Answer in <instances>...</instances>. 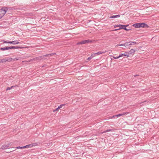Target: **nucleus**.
Here are the masks:
<instances>
[{
	"mask_svg": "<svg viewBox=\"0 0 159 159\" xmlns=\"http://www.w3.org/2000/svg\"><path fill=\"white\" fill-rule=\"evenodd\" d=\"M55 54V53H51V54H49L45 55L42 56H40V57H39L34 58L33 59H31L30 61H39L40 60H41L43 58V57H50V56H51L52 55H53Z\"/></svg>",
	"mask_w": 159,
	"mask_h": 159,
	"instance_id": "1",
	"label": "nucleus"
},
{
	"mask_svg": "<svg viewBox=\"0 0 159 159\" xmlns=\"http://www.w3.org/2000/svg\"><path fill=\"white\" fill-rule=\"evenodd\" d=\"M8 9V8L4 7L0 9V19L6 13Z\"/></svg>",
	"mask_w": 159,
	"mask_h": 159,
	"instance_id": "2",
	"label": "nucleus"
},
{
	"mask_svg": "<svg viewBox=\"0 0 159 159\" xmlns=\"http://www.w3.org/2000/svg\"><path fill=\"white\" fill-rule=\"evenodd\" d=\"M125 57H129V54L127 52H124L123 53H121L119 54V56L117 57H115L113 56V58L115 59H118L119 58Z\"/></svg>",
	"mask_w": 159,
	"mask_h": 159,
	"instance_id": "3",
	"label": "nucleus"
},
{
	"mask_svg": "<svg viewBox=\"0 0 159 159\" xmlns=\"http://www.w3.org/2000/svg\"><path fill=\"white\" fill-rule=\"evenodd\" d=\"M145 25L146 24L144 23H138L133 24L132 26L136 28H138L144 27Z\"/></svg>",
	"mask_w": 159,
	"mask_h": 159,
	"instance_id": "4",
	"label": "nucleus"
},
{
	"mask_svg": "<svg viewBox=\"0 0 159 159\" xmlns=\"http://www.w3.org/2000/svg\"><path fill=\"white\" fill-rule=\"evenodd\" d=\"M92 42V41L89 39H88L87 40H84L83 41H81L80 42H79L78 44H85L86 43H91Z\"/></svg>",
	"mask_w": 159,
	"mask_h": 159,
	"instance_id": "5",
	"label": "nucleus"
},
{
	"mask_svg": "<svg viewBox=\"0 0 159 159\" xmlns=\"http://www.w3.org/2000/svg\"><path fill=\"white\" fill-rule=\"evenodd\" d=\"M120 26H121L122 27L120 28V29H123L126 30H128L126 28V27L128 26L127 25H117L115 26L114 27H115L116 28V27H120Z\"/></svg>",
	"mask_w": 159,
	"mask_h": 159,
	"instance_id": "6",
	"label": "nucleus"
},
{
	"mask_svg": "<svg viewBox=\"0 0 159 159\" xmlns=\"http://www.w3.org/2000/svg\"><path fill=\"white\" fill-rule=\"evenodd\" d=\"M137 44L135 42H131V43H129V42H126L124 43V46L126 47H127V46H130L131 45L133 44Z\"/></svg>",
	"mask_w": 159,
	"mask_h": 159,
	"instance_id": "7",
	"label": "nucleus"
},
{
	"mask_svg": "<svg viewBox=\"0 0 159 159\" xmlns=\"http://www.w3.org/2000/svg\"><path fill=\"white\" fill-rule=\"evenodd\" d=\"M10 43L12 44L13 45H16L18 43H20L17 40H15L13 41L10 42Z\"/></svg>",
	"mask_w": 159,
	"mask_h": 159,
	"instance_id": "8",
	"label": "nucleus"
},
{
	"mask_svg": "<svg viewBox=\"0 0 159 159\" xmlns=\"http://www.w3.org/2000/svg\"><path fill=\"white\" fill-rule=\"evenodd\" d=\"M10 144H5L2 146L1 148L2 149H5L9 147Z\"/></svg>",
	"mask_w": 159,
	"mask_h": 159,
	"instance_id": "9",
	"label": "nucleus"
},
{
	"mask_svg": "<svg viewBox=\"0 0 159 159\" xmlns=\"http://www.w3.org/2000/svg\"><path fill=\"white\" fill-rule=\"evenodd\" d=\"M9 47V49H18L19 48H21V47H18L17 46H11Z\"/></svg>",
	"mask_w": 159,
	"mask_h": 159,
	"instance_id": "10",
	"label": "nucleus"
},
{
	"mask_svg": "<svg viewBox=\"0 0 159 159\" xmlns=\"http://www.w3.org/2000/svg\"><path fill=\"white\" fill-rule=\"evenodd\" d=\"M9 49V47H5L1 48H0V50L1 51H4L6 50H8Z\"/></svg>",
	"mask_w": 159,
	"mask_h": 159,
	"instance_id": "11",
	"label": "nucleus"
},
{
	"mask_svg": "<svg viewBox=\"0 0 159 159\" xmlns=\"http://www.w3.org/2000/svg\"><path fill=\"white\" fill-rule=\"evenodd\" d=\"M135 52V51L134 49H132L129 51V53H128L129 54V55L130 54H133V55Z\"/></svg>",
	"mask_w": 159,
	"mask_h": 159,
	"instance_id": "12",
	"label": "nucleus"
},
{
	"mask_svg": "<svg viewBox=\"0 0 159 159\" xmlns=\"http://www.w3.org/2000/svg\"><path fill=\"white\" fill-rule=\"evenodd\" d=\"M6 61L7 62H10L12 61L13 59V58H11V57H7L6 58Z\"/></svg>",
	"mask_w": 159,
	"mask_h": 159,
	"instance_id": "13",
	"label": "nucleus"
},
{
	"mask_svg": "<svg viewBox=\"0 0 159 159\" xmlns=\"http://www.w3.org/2000/svg\"><path fill=\"white\" fill-rule=\"evenodd\" d=\"M105 52H102V51H99L97 53H95V54H96V55H99L100 54L104 53Z\"/></svg>",
	"mask_w": 159,
	"mask_h": 159,
	"instance_id": "14",
	"label": "nucleus"
},
{
	"mask_svg": "<svg viewBox=\"0 0 159 159\" xmlns=\"http://www.w3.org/2000/svg\"><path fill=\"white\" fill-rule=\"evenodd\" d=\"M6 58L3 59H0V63H3V62H5L6 61Z\"/></svg>",
	"mask_w": 159,
	"mask_h": 159,
	"instance_id": "15",
	"label": "nucleus"
},
{
	"mask_svg": "<svg viewBox=\"0 0 159 159\" xmlns=\"http://www.w3.org/2000/svg\"><path fill=\"white\" fill-rule=\"evenodd\" d=\"M120 17V15H117L115 16H111L110 17V18H116L117 17Z\"/></svg>",
	"mask_w": 159,
	"mask_h": 159,
	"instance_id": "16",
	"label": "nucleus"
},
{
	"mask_svg": "<svg viewBox=\"0 0 159 159\" xmlns=\"http://www.w3.org/2000/svg\"><path fill=\"white\" fill-rule=\"evenodd\" d=\"M129 112H123V113L121 114V116H123V115H127L128 114H129Z\"/></svg>",
	"mask_w": 159,
	"mask_h": 159,
	"instance_id": "17",
	"label": "nucleus"
},
{
	"mask_svg": "<svg viewBox=\"0 0 159 159\" xmlns=\"http://www.w3.org/2000/svg\"><path fill=\"white\" fill-rule=\"evenodd\" d=\"M22 149V147H13L11 148V149Z\"/></svg>",
	"mask_w": 159,
	"mask_h": 159,
	"instance_id": "18",
	"label": "nucleus"
},
{
	"mask_svg": "<svg viewBox=\"0 0 159 159\" xmlns=\"http://www.w3.org/2000/svg\"><path fill=\"white\" fill-rule=\"evenodd\" d=\"M30 144L32 145H31V147H33V146H36L38 145V144L37 143H31V144Z\"/></svg>",
	"mask_w": 159,
	"mask_h": 159,
	"instance_id": "19",
	"label": "nucleus"
},
{
	"mask_svg": "<svg viewBox=\"0 0 159 159\" xmlns=\"http://www.w3.org/2000/svg\"><path fill=\"white\" fill-rule=\"evenodd\" d=\"M3 43H10V41H5V40H2V41Z\"/></svg>",
	"mask_w": 159,
	"mask_h": 159,
	"instance_id": "20",
	"label": "nucleus"
},
{
	"mask_svg": "<svg viewBox=\"0 0 159 159\" xmlns=\"http://www.w3.org/2000/svg\"><path fill=\"white\" fill-rule=\"evenodd\" d=\"M14 86H12L11 87H7L6 89L7 90H10L13 87H14Z\"/></svg>",
	"mask_w": 159,
	"mask_h": 159,
	"instance_id": "21",
	"label": "nucleus"
},
{
	"mask_svg": "<svg viewBox=\"0 0 159 159\" xmlns=\"http://www.w3.org/2000/svg\"><path fill=\"white\" fill-rule=\"evenodd\" d=\"M64 106V104H61L58 107V108L59 109H60L61 108H62V106Z\"/></svg>",
	"mask_w": 159,
	"mask_h": 159,
	"instance_id": "22",
	"label": "nucleus"
},
{
	"mask_svg": "<svg viewBox=\"0 0 159 159\" xmlns=\"http://www.w3.org/2000/svg\"><path fill=\"white\" fill-rule=\"evenodd\" d=\"M96 56V54H95V53L92 54L90 57H91L92 58L93 57H95Z\"/></svg>",
	"mask_w": 159,
	"mask_h": 159,
	"instance_id": "23",
	"label": "nucleus"
},
{
	"mask_svg": "<svg viewBox=\"0 0 159 159\" xmlns=\"http://www.w3.org/2000/svg\"><path fill=\"white\" fill-rule=\"evenodd\" d=\"M31 145H32L30 144L28 145H26L25 146L26 148H29L30 147H31Z\"/></svg>",
	"mask_w": 159,
	"mask_h": 159,
	"instance_id": "24",
	"label": "nucleus"
},
{
	"mask_svg": "<svg viewBox=\"0 0 159 159\" xmlns=\"http://www.w3.org/2000/svg\"><path fill=\"white\" fill-rule=\"evenodd\" d=\"M116 116V115H114L112 116H111L110 117V119H112L113 118H115Z\"/></svg>",
	"mask_w": 159,
	"mask_h": 159,
	"instance_id": "25",
	"label": "nucleus"
},
{
	"mask_svg": "<svg viewBox=\"0 0 159 159\" xmlns=\"http://www.w3.org/2000/svg\"><path fill=\"white\" fill-rule=\"evenodd\" d=\"M119 46H124V43L123 44H119V45H116V46L118 47Z\"/></svg>",
	"mask_w": 159,
	"mask_h": 159,
	"instance_id": "26",
	"label": "nucleus"
},
{
	"mask_svg": "<svg viewBox=\"0 0 159 159\" xmlns=\"http://www.w3.org/2000/svg\"><path fill=\"white\" fill-rule=\"evenodd\" d=\"M122 116L121 114H119L116 115V116L117 117H119V116Z\"/></svg>",
	"mask_w": 159,
	"mask_h": 159,
	"instance_id": "27",
	"label": "nucleus"
},
{
	"mask_svg": "<svg viewBox=\"0 0 159 159\" xmlns=\"http://www.w3.org/2000/svg\"><path fill=\"white\" fill-rule=\"evenodd\" d=\"M58 109H58V107H57V108L56 109H55V110H54L53 111V112H55V111H57Z\"/></svg>",
	"mask_w": 159,
	"mask_h": 159,
	"instance_id": "28",
	"label": "nucleus"
},
{
	"mask_svg": "<svg viewBox=\"0 0 159 159\" xmlns=\"http://www.w3.org/2000/svg\"><path fill=\"white\" fill-rule=\"evenodd\" d=\"M91 59H92L91 57H89L88 58V60H90Z\"/></svg>",
	"mask_w": 159,
	"mask_h": 159,
	"instance_id": "29",
	"label": "nucleus"
},
{
	"mask_svg": "<svg viewBox=\"0 0 159 159\" xmlns=\"http://www.w3.org/2000/svg\"><path fill=\"white\" fill-rule=\"evenodd\" d=\"M26 148L25 146L23 147H22V149Z\"/></svg>",
	"mask_w": 159,
	"mask_h": 159,
	"instance_id": "30",
	"label": "nucleus"
},
{
	"mask_svg": "<svg viewBox=\"0 0 159 159\" xmlns=\"http://www.w3.org/2000/svg\"><path fill=\"white\" fill-rule=\"evenodd\" d=\"M110 131V130H107L105 132H107L109 131Z\"/></svg>",
	"mask_w": 159,
	"mask_h": 159,
	"instance_id": "31",
	"label": "nucleus"
},
{
	"mask_svg": "<svg viewBox=\"0 0 159 159\" xmlns=\"http://www.w3.org/2000/svg\"><path fill=\"white\" fill-rule=\"evenodd\" d=\"M16 59V60H18V59H17V58L15 59Z\"/></svg>",
	"mask_w": 159,
	"mask_h": 159,
	"instance_id": "32",
	"label": "nucleus"
},
{
	"mask_svg": "<svg viewBox=\"0 0 159 159\" xmlns=\"http://www.w3.org/2000/svg\"><path fill=\"white\" fill-rule=\"evenodd\" d=\"M118 30V29H116V30H114L116 31V30Z\"/></svg>",
	"mask_w": 159,
	"mask_h": 159,
	"instance_id": "33",
	"label": "nucleus"
},
{
	"mask_svg": "<svg viewBox=\"0 0 159 159\" xmlns=\"http://www.w3.org/2000/svg\"><path fill=\"white\" fill-rule=\"evenodd\" d=\"M11 150L12 151H14V150H13V149H12Z\"/></svg>",
	"mask_w": 159,
	"mask_h": 159,
	"instance_id": "34",
	"label": "nucleus"
},
{
	"mask_svg": "<svg viewBox=\"0 0 159 159\" xmlns=\"http://www.w3.org/2000/svg\"><path fill=\"white\" fill-rule=\"evenodd\" d=\"M120 27V28L122 27L121 26H120V27Z\"/></svg>",
	"mask_w": 159,
	"mask_h": 159,
	"instance_id": "35",
	"label": "nucleus"
}]
</instances>
